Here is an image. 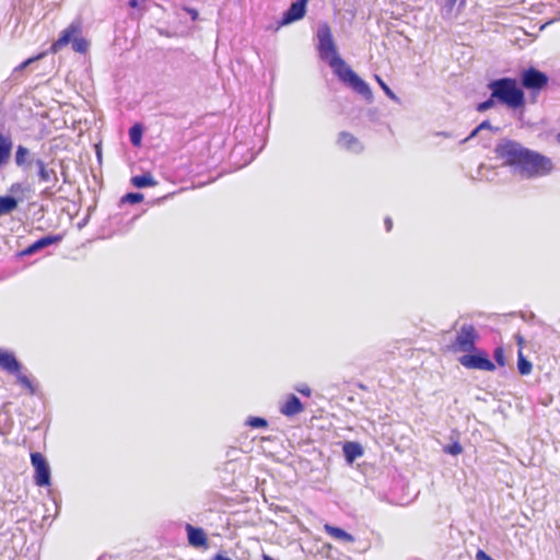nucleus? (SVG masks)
<instances>
[{
    "instance_id": "nucleus-1",
    "label": "nucleus",
    "mask_w": 560,
    "mask_h": 560,
    "mask_svg": "<svg viewBox=\"0 0 560 560\" xmlns=\"http://www.w3.org/2000/svg\"><path fill=\"white\" fill-rule=\"evenodd\" d=\"M497 159L502 165L509 166L513 174L532 179L549 175L553 170L550 158L525 148L522 143L503 138L494 148Z\"/></svg>"
},
{
    "instance_id": "nucleus-2",
    "label": "nucleus",
    "mask_w": 560,
    "mask_h": 560,
    "mask_svg": "<svg viewBox=\"0 0 560 560\" xmlns=\"http://www.w3.org/2000/svg\"><path fill=\"white\" fill-rule=\"evenodd\" d=\"M316 36L318 40L317 49L320 59L329 65L334 73L342 83L351 88L364 98L371 100L372 91L370 86L339 56L328 23L322 22L318 24Z\"/></svg>"
},
{
    "instance_id": "nucleus-3",
    "label": "nucleus",
    "mask_w": 560,
    "mask_h": 560,
    "mask_svg": "<svg viewBox=\"0 0 560 560\" xmlns=\"http://www.w3.org/2000/svg\"><path fill=\"white\" fill-rule=\"evenodd\" d=\"M488 89L492 92V98L512 109L521 108L525 105V94L518 86L517 80L513 78H500L488 83Z\"/></svg>"
},
{
    "instance_id": "nucleus-4",
    "label": "nucleus",
    "mask_w": 560,
    "mask_h": 560,
    "mask_svg": "<svg viewBox=\"0 0 560 560\" xmlns=\"http://www.w3.org/2000/svg\"><path fill=\"white\" fill-rule=\"evenodd\" d=\"M82 23L80 20L72 21L61 33L59 38L52 43L49 51L52 54L58 52L62 47L72 44V49L75 52L85 54L89 49L90 43L81 36Z\"/></svg>"
},
{
    "instance_id": "nucleus-5",
    "label": "nucleus",
    "mask_w": 560,
    "mask_h": 560,
    "mask_svg": "<svg viewBox=\"0 0 560 560\" xmlns=\"http://www.w3.org/2000/svg\"><path fill=\"white\" fill-rule=\"evenodd\" d=\"M0 369L16 377L19 384L26 388L31 395L35 394L36 386L33 381L21 372L22 364L15 354L7 349L0 348Z\"/></svg>"
},
{
    "instance_id": "nucleus-6",
    "label": "nucleus",
    "mask_w": 560,
    "mask_h": 560,
    "mask_svg": "<svg viewBox=\"0 0 560 560\" xmlns=\"http://www.w3.org/2000/svg\"><path fill=\"white\" fill-rule=\"evenodd\" d=\"M478 334L470 324H464L457 332L455 347L463 352H470L475 349Z\"/></svg>"
},
{
    "instance_id": "nucleus-7",
    "label": "nucleus",
    "mask_w": 560,
    "mask_h": 560,
    "mask_svg": "<svg viewBox=\"0 0 560 560\" xmlns=\"http://www.w3.org/2000/svg\"><path fill=\"white\" fill-rule=\"evenodd\" d=\"M31 462L33 467L35 468V482L39 487H45L50 485V469L45 459V457L40 453H32Z\"/></svg>"
},
{
    "instance_id": "nucleus-8",
    "label": "nucleus",
    "mask_w": 560,
    "mask_h": 560,
    "mask_svg": "<svg viewBox=\"0 0 560 560\" xmlns=\"http://www.w3.org/2000/svg\"><path fill=\"white\" fill-rule=\"evenodd\" d=\"M521 83L527 90H541L547 85L548 77L535 68H529L522 72Z\"/></svg>"
},
{
    "instance_id": "nucleus-9",
    "label": "nucleus",
    "mask_w": 560,
    "mask_h": 560,
    "mask_svg": "<svg viewBox=\"0 0 560 560\" xmlns=\"http://www.w3.org/2000/svg\"><path fill=\"white\" fill-rule=\"evenodd\" d=\"M35 165L37 167V175H38L39 182L47 183L50 185V186H47L43 190L42 195L43 196H52L54 192L51 189L58 183L57 172L54 168H49L47 166V164L40 159H37L35 161Z\"/></svg>"
},
{
    "instance_id": "nucleus-10",
    "label": "nucleus",
    "mask_w": 560,
    "mask_h": 560,
    "mask_svg": "<svg viewBox=\"0 0 560 560\" xmlns=\"http://www.w3.org/2000/svg\"><path fill=\"white\" fill-rule=\"evenodd\" d=\"M459 362L463 366L480 371H493L495 365L486 355L465 354L460 357Z\"/></svg>"
},
{
    "instance_id": "nucleus-11",
    "label": "nucleus",
    "mask_w": 560,
    "mask_h": 560,
    "mask_svg": "<svg viewBox=\"0 0 560 560\" xmlns=\"http://www.w3.org/2000/svg\"><path fill=\"white\" fill-rule=\"evenodd\" d=\"M307 1L308 0H298L293 2L283 13L280 25H288L298 20H301L305 15Z\"/></svg>"
},
{
    "instance_id": "nucleus-12",
    "label": "nucleus",
    "mask_w": 560,
    "mask_h": 560,
    "mask_svg": "<svg viewBox=\"0 0 560 560\" xmlns=\"http://www.w3.org/2000/svg\"><path fill=\"white\" fill-rule=\"evenodd\" d=\"M338 145L349 152L360 153L363 151V145L358 138L347 131H342L338 136Z\"/></svg>"
},
{
    "instance_id": "nucleus-13",
    "label": "nucleus",
    "mask_w": 560,
    "mask_h": 560,
    "mask_svg": "<svg viewBox=\"0 0 560 560\" xmlns=\"http://www.w3.org/2000/svg\"><path fill=\"white\" fill-rule=\"evenodd\" d=\"M62 240V236L61 235H46L39 240H37L36 242H34L33 244H31L25 250H24V254L25 255H32L45 247H48L50 245H54V244H57L59 243L60 241Z\"/></svg>"
},
{
    "instance_id": "nucleus-14",
    "label": "nucleus",
    "mask_w": 560,
    "mask_h": 560,
    "mask_svg": "<svg viewBox=\"0 0 560 560\" xmlns=\"http://www.w3.org/2000/svg\"><path fill=\"white\" fill-rule=\"evenodd\" d=\"M304 410L301 400L291 394L287 401L280 406V412L287 417L295 416Z\"/></svg>"
},
{
    "instance_id": "nucleus-15",
    "label": "nucleus",
    "mask_w": 560,
    "mask_h": 560,
    "mask_svg": "<svg viewBox=\"0 0 560 560\" xmlns=\"http://www.w3.org/2000/svg\"><path fill=\"white\" fill-rule=\"evenodd\" d=\"M188 542L194 547H205L207 545V536L202 528L186 525Z\"/></svg>"
},
{
    "instance_id": "nucleus-16",
    "label": "nucleus",
    "mask_w": 560,
    "mask_h": 560,
    "mask_svg": "<svg viewBox=\"0 0 560 560\" xmlns=\"http://www.w3.org/2000/svg\"><path fill=\"white\" fill-rule=\"evenodd\" d=\"M36 160L33 159L30 150L23 145H19L15 151V164L27 170L32 163H35Z\"/></svg>"
},
{
    "instance_id": "nucleus-17",
    "label": "nucleus",
    "mask_w": 560,
    "mask_h": 560,
    "mask_svg": "<svg viewBox=\"0 0 560 560\" xmlns=\"http://www.w3.org/2000/svg\"><path fill=\"white\" fill-rule=\"evenodd\" d=\"M342 451L345 458L349 464L353 463L363 454L362 446L357 442H346L342 446Z\"/></svg>"
},
{
    "instance_id": "nucleus-18",
    "label": "nucleus",
    "mask_w": 560,
    "mask_h": 560,
    "mask_svg": "<svg viewBox=\"0 0 560 560\" xmlns=\"http://www.w3.org/2000/svg\"><path fill=\"white\" fill-rule=\"evenodd\" d=\"M324 530L326 532V534H328L330 537H332L335 539L342 540V541H346V542H353L354 541V537L351 534H349L346 530H343L342 528H340V527H336V526H332V525H329V524H325L324 525Z\"/></svg>"
},
{
    "instance_id": "nucleus-19",
    "label": "nucleus",
    "mask_w": 560,
    "mask_h": 560,
    "mask_svg": "<svg viewBox=\"0 0 560 560\" xmlns=\"http://www.w3.org/2000/svg\"><path fill=\"white\" fill-rule=\"evenodd\" d=\"M466 0H445L441 9V14L445 20H452L456 16L455 5L458 3V8L465 4Z\"/></svg>"
},
{
    "instance_id": "nucleus-20",
    "label": "nucleus",
    "mask_w": 560,
    "mask_h": 560,
    "mask_svg": "<svg viewBox=\"0 0 560 560\" xmlns=\"http://www.w3.org/2000/svg\"><path fill=\"white\" fill-rule=\"evenodd\" d=\"M12 150V141L9 137L4 136L0 132V166L4 165L10 155Z\"/></svg>"
},
{
    "instance_id": "nucleus-21",
    "label": "nucleus",
    "mask_w": 560,
    "mask_h": 560,
    "mask_svg": "<svg viewBox=\"0 0 560 560\" xmlns=\"http://www.w3.org/2000/svg\"><path fill=\"white\" fill-rule=\"evenodd\" d=\"M131 184L137 188L152 187L156 185V180L151 174L137 175L131 178Z\"/></svg>"
},
{
    "instance_id": "nucleus-22",
    "label": "nucleus",
    "mask_w": 560,
    "mask_h": 560,
    "mask_svg": "<svg viewBox=\"0 0 560 560\" xmlns=\"http://www.w3.org/2000/svg\"><path fill=\"white\" fill-rule=\"evenodd\" d=\"M18 207V200L12 196L0 197V217L9 214Z\"/></svg>"
},
{
    "instance_id": "nucleus-23",
    "label": "nucleus",
    "mask_w": 560,
    "mask_h": 560,
    "mask_svg": "<svg viewBox=\"0 0 560 560\" xmlns=\"http://www.w3.org/2000/svg\"><path fill=\"white\" fill-rule=\"evenodd\" d=\"M517 369L522 375H528L533 369L532 363L523 355L522 350L518 351Z\"/></svg>"
},
{
    "instance_id": "nucleus-24",
    "label": "nucleus",
    "mask_w": 560,
    "mask_h": 560,
    "mask_svg": "<svg viewBox=\"0 0 560 560\" xmlns=\"http://www.w3.org/2000/svg\"><path fill=\"white\" fill-rule=\"evenodd\" d=\"M485 129H489L493 132L500 131V127H493V126H491V124L488 120H485L478 127H476L464 141H468L469 139L474 138L479 131L485 130Z\"/></svg>"
},
{
    "instance_id": "nucleus-25",
    "label": "nucleus",
    "mask_w": 560,
    "mask_h": 560,
    "mask_svg": "<svg viewBox=\"0 0 560 560\" xmlns=\"http://www.w3.org/2000/svg\"><path fill=\"white\" fill-rule=\"evenodd\" d=\"M130 141L133 145H139L141 142L142 130L138 125H135L129 130Z\"/></svg>"
},
{
    "instance_id": "nucleus-26",
    "label": "nucleus",
    "mask_w": 560,
    "mask_h": 560,
    "mask_svg": "<svg viewBox=\"0 0 560 560\" xmlns=\"http://www.w3.org/2000/svg\"><path fill=\"white\" fill-rule=\"evenodd\" d=\"M246 424L252 428H266L268 425V422L266 419L260 417H249L246 420Z\"/></svg>"
},
{
    "instance_id": "nucleus-27",
    "label": "nucleus",
    "mask_w": 560,
    "mask_h": 560,
    "mask_svg": "<svg viewBox=\"0 0 560 560\" xmlns=\"http://www.w3.org/2000/svg\"><path fill=\"white\" fill-rule=\"evenodd\" d=\"M143 200V195L139 192H128L122 197V201L129 203H138Z\"/></svg>"
},
{
    "instance_id": "nucleus-28",
    "label": "nucleus",
    "mask_w": 560,
    "mask_h": 560,
    "mask_svg": "<svg viewBox=\"0 0 560 560\" xmlns=\"http://www.w3.org/2000/svg\"><path fill=\"white\" fill-rule=\"evenodd\" d=\"M376 80L380 84V86L382 88V90L385 92V94L394 100V101H398V97L396 96V94L390 90V88L380 78L376 75Z\"/></svg>"
},
{
    "instance_id": "nucleus-29",
    "label": "nucleus",
    "mask_w": 560,
    "mask_h": 560,
    "mask_svg": "<svg viewBox=\"0 0 560 560\" xmlns=\"http://www.w3.org/2000/svg\"><path fill=\"white\" fill-rule=\"evenodd\" d=\"M444 452L456 456L463 452V447L458 442H454L451 445L445 446Z\"/></svg>"
},
{
    "instance_id": "nucleus-30",
    "label": "nucleus",
    "mask_w": 560,
    "mask_h": 560,
    "mask_svg": "<svg viewBox=\"0 0 560 560\" xmlns=\"http://www.w3.org/2000/svg\"><path fill=\"white\" fill-rule=\"evenodd\" d=\"M495 101L497 100L492 98V94H491L490 97L487 101L481 102V103H479L477 105V110L478 112H486V110L492 108L494 106V104H495Z\"/></svg>"
},
{
    "instance_id": "nucleus-31",
    "label": "nucleus",
    "mask_w": 560,
    "mask_h": 560,
    "mask_svg": "<svg viewBox=\"0 0 560 560\" xmlns=\"http://www.w3.org/2000/svg\"><path fill=\"white\" fill-rule=\"evenodd\" d=\"M46 55V52H42V54H38L37 56L35 57H32V58H28L27 60H25L24 62H22L18 68L16 70H22V69H25L27 66L32 65L33 62L42 59L44 56Z\"/></svg>"
},
{
    "instance_id": "nucleus-32",
    "label": "nucleus",
    "mask_w": 560,
    "mask_h": 560,
    "mask_svg": "<svg viewBox=\"0 0 560 560\" xmlns=\"http://www.w3.org/2000/svg\"><path fill=\"white\" fill-rule=\"evenodd\" d=\"M494 359L497 361V363L501 366H503L505 364V361H504V351L502 348H497L494 350Z\"/></svg>"
},
{
    "instance_id": "nucleus-33",
    "label": "nucleus",
    "mask_w": 560,
    "mask_h": 560,
    "mask_svg": "<svg viewBox=\"0 0 560 560\" xmlns=\"http://www.w3.org/2000/svg\"><path fill=\"white\" fill-rule=\"evenodd\" d=\"M295 390L307 397L312 394V390L307 385H299L295 387Z\"/></svg>"
},
{
    "instance_id": "nucleus-34",
    "label": "nucleus",
    "mask_w": 560,
    "mask_h": 560,
    "mask_svg": "<svg viewBox=\"0 0 560 560\" xmlns=\"http://www.w3.org/2000/svg\"><path fill=\"white\" fill-rule=\"evenodd\" d=\"M191 18V20H197L198 19V11L196 9H192V8H185L184 9Z\"/></svg>"
},
{
    "instance_id": "nucleus-35",
    "label": "nucleus",
    "mask_w": 560,
    "mask_h": 560,
    "mask_svg": "<svg viewBox=\"0 0 560 560\" xmlns=\"http://www.w3.org/2000/svg\"><path fill=\"white\" fill-rule=\"evenodd\" d=\"M392 225H393L392 220H390L389 218H387V219L385 220V226H386V230H387V231H390V230H392Z\"/></svg>"
},
{
    "instance_id": "nucleus-36",
    "label": "nucleus",
    "mask_w": 560,
    "mask_h": 560,
    "mask_svg": "<svg viewBox=\"0 0 560 560\" xmlns=\"http://www.w3.org/2000/svg\"><path fill=\"white\" fill-rule=\"evenodd\" d=\"M213 560H232V559H230V558H228V557H224V556H223V555H221V553H218V555L213 558Z\"/></svg>"
},
{
    "instance_id": "nucleus-37",
    "label": "nucleus",
    "mask_w": 560,
    "mask_h": 560,
    "mask_svg": "<svg viewBox=\"0 0 560 560\" xmlns=\"http://www.w3.org/2000/svg\"><path fill=\"white\" fill-rule=\"evenodd\" d=\"M128 4L131 8H137L139 5V1L138 0H129Z\"/></svg>"
},
{
    "instance_id": "nucleus-38",
    "label": "nucleus",
    "mask_w": 560,
    "mask_h": 560,
    "mask_svg": "<svg viewBox=\"0 0 560 560\" xmlns=\"http://www.w3.org/2000/svg\"><path fill=\"white\" fill-rule=\"evenodd\" d=\"M516 341H517V345H518L520 347H522V346H523V343H524V339H523V337H522V336H520V335H517V336H516Z\"/></svg>"
},
{
    "instance_id": "nucleus-39",
    "label": "nucleus",
    "mask_w": 560,
    "mask_h": 560,
    "mask_svg": "<svg viewBox=\"0 0 560 560\" xmlns=\"http://www.w3.org/2000/svg\"><path fill=\"white\" fill-rule=\"evenodd\" d=\"M262 560H275L273 558H271L270 556L268 555H262Z\"/></svg>"
},
{
    "instance_id": "nucleus-40",
    "label": "nucleus",
    "mask_w": 560,
    "mask_h": 560,
    "mask_svg": "<svg viewBox=\"0 0 560 560\" xmlns=\"http://www.w3.org/2000/svg\"><path fill=\"white\" fill-rule=\"evenodd\" d=\"M557 139H558V141L560 143V132L558 133Z\"/></svg>"
}]
</instances>
